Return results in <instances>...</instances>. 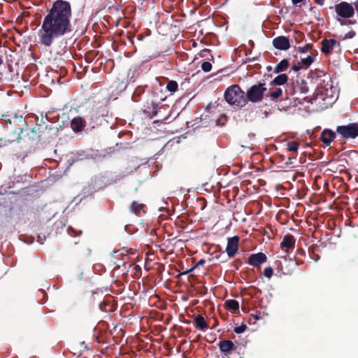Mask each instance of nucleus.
<instances>
[{"instance_id": "f257e3e1", "label": "nucleus", "mask_w": 358, "mask_h": 358, "mask_svg": "<svg viewBox=\"0 0 358 358\" xmlns=\"http://www.w3.org/2000/svg\"><path fill=\"white\" fill-rule=\"evenodd\" d=\"M71 8L69 2L57 0L44 17L38 31L39 43L50 46L55 38L71 32Z\"/></svg>"}, {"instance_id": "f03ea898", "label": "nucleus", "mask_w": 358, "mask_h": 358, "mask_svg": "<svg viewBox=\"0 0 358 358\" xmlns=\"http://www.w3.org/2000/svg\"><path fill=\"white\" fill-rule=\"evenodd\" d=\"M225 101L231 106L243 107L247 103L244 92L237 85L229 87L224 92Z\"/></svg>"}, {"instance_id": "7ed1b4c3", "label": "nucleus", "mask_w": 358, "mask_h": 358, "mask_svg": "<svg viewBox=\"0 0 358 358\" xmlns=\"http://www.w3.org/2000/svg\"><path fill=\"white\" fill-rule=\"evenodd\" d=\"M266 91V87L264 83L254 85L248 90L247 97L251 102H259L262 100Z\"/></svg>"}, {"instance_id": "20e7f679", "label": "nucleus", "mask_w": 358, "mask_h": 358, "mask_svg": "<svg viewBox=\"0 0 358 358\" xmlns=\"http://www.w3.org/2000/svg\"><path fill=\"white\" fill-rule=\"evenodd\" d=\"M336 131L344 138H355L358 136V123L338 126L336 128Z\"/></svg>"}, {"instance_id": "39448f33", "label": "nucleus", "mask_w": 358, "mask_h": 358, "mask_svg": "<svg viewBox=\"0 0 358 358\" xmlns=\"http://www.w3.org/2000/svg\"><path fill=\"white\" fill-rule=\"evenodd\" d=\"M335 10L338 15L343 18H350L355 13L352 6L347 2H341L336 5Z\"/></svg>"}, {"instance_id": "423d86ee", "label": "nucleus", "mask_w": 358, "mask_h": 358, "mask_svg": "<svg viewBox=\"0 0 358 358\" xmlns=\"http://www.w3.org/2000/svg\"><path fill=\"white\" fill-rule=\"evenodd\" d=\"M267 260V257L263 252H258L256 254L251 255L249 258L248 263L252 266L259 267L261 264L265 263Z\"/></svg>"}, {"instance_id": "0eeeda50", "label": "nucleus", "mask_w": 358, "mask_h": 358, "mask_svg": "<svg viewBox=\"0 0 358 358\" xmlns=\"http://www.w3.org/2000/svg\"><path fill=\"white\" fill-rule=\"evenodd\" d=\"M238 240V236H234L228 238L226 252L229 257H234L237 252Z\"/></svg>"}, {"instance_id": "6e6552de", "label": "nucleus", "mask_w": 358, "mask_h": 358, "mask_svg": "<svg viewBox=\"0 0 358 358\" xmlns=\"http://www.w3.org/2000/svg\"><path fill=\"white\" fill-rule=\"evenodd\" d=\"M273 46L280 50H287L289 48V39L285 36H278L273 40Z\"/></svg>"}, {"instance_id": "1a4fd4ad", "label": "nucleus", "mask_w": 358, "mask_h": 358, "mask_svg": "<svg viewBox=\"0 0 358 358\" xmlns=\"http://www.w3.org/2000/svg\"><path fill=\"white\" fill-rule=\"evenodd\" d=\"M336 47H339V43L335 39H324L322 42V52L325 54L331 53Z\"/></svg>"}, {"instance_id": "9d476101", "label": "nucleus", "mask_w": 358, "mask_h": 358, "mask_svg": "<svg viewBox=\"0 0 358 358\" xmlns=\"http://www.w3.org/2000/svg\"><path fill=\"white\" fill-rule=\"evenodd\" d=\"M296 239L291 234H287L283 237L280 243L281 248L287 249L294 248L295 245Z\"/></svg>"}, {"instance_id": "9b49d317", "label": "nucleus", "mask_w": 358, "mask_h": 358, "mask_svg": "<svg viewBox=\"0 0 358 358\" xmlns=\"http://www.w3.org/2000/svg\"><path fill=\"white\" fill-rule=\"evenodd\" d=\"M335 136V133L331 130L324 129L321 134V140L324 144L329 145Z\"/></svg>"}, {"instance_id": "f8f14e48", "label": "nucleus", "mask_w": 358, "mask_h": 358, "mask_svg": "<svg viewBox=\"0 0 358 358\" xmlns=\"http://www.w3.org/2000/svg\"><path fill=\"white\" fill-rule=\"evenodd\" d=\"M234 346V344L232 341L229 340L221 341L219 343V348L221 352H230Z\"/></svg>"}, {"instance_id": "ddd939ff", "label": "nucleus", "mask_w": 358, "mask_h": 358, "mask_svg": "<svg viewBox=\"0 0 358 358\" xmlns=\"http://www.w3.org/2000/svg\"><path fill=\"white\" fill-rule=\"evenodd\" d=\"M71 126L72 129L74 131H76V132L80 131L84 127L82 118L81 117L73 118L71 120Z\"/></svg>"}, {"instance_id": "4468645a", "label": "nucleus", "mask_w": 358, "mask_h": 358, "mask_svg": "<svg viewBox=\"0 0 358 358\" xmlns=\"http://www.w3.org/2000/svg\"><path fill=\"white\" fill-rule=\"evenodd\" d=\"M194 321L196 326L201 330L206 329L208 327L207 322L201 315L196 316Z\"/></svg>"}, {"instance_id": "2eb2a0df", "label": "nucleus", "mask_w": 358, "mask_h": 358, "mask_svg": "<svg viewBox=\"0 0 358 358\" xmlns=\"http://www.w3.org/2000/svg\"><path fill=\"white\" fill-rule=\"evenodd\" d=\"M288 77L286 74L282 73L276 76L271 83V85H282L287 83Z\"/></svg>"}, {"instance_id": "dca6fc26", "label": "nucleus", "mask_w": 358, "mask_h": 358, "mask_svg": "<svg viewBox=\"0 0 358 358\" xmlns=\"http://www.w3.org/2000/svg\"><path fill=\"white\" fill-rule=\"evenodd\" d=\"M289 66V62L287 59L281 60L275 67L274 72L276 73L285 71Z\"/></svg>"}, {"instance_id": "f3484780", "label": "nucleus", "mask_w": 358, "mask_h": 358, "mask_svg": "<svg viewBox=\"0 0 358 358\" xmlns=\"http://www.w3.org/2000/svg\"><path fill=\"white\" fill-rule=\"evenodd\" d=\"M166 89L171 94L175 93L178 90V83L175 80H169L166 86Z\"/></svg>"}, {"instance_id": "a211bd4d", "label": "nucleus", "mask_w": 358, "mask_h": 358, "mask_svg": "<svg viewBox=\"0 0 358 358\" xmlns=\"http://www.w3.org/2000/svg\"><path fill=\"white\" fill-rule=\"evenodd\" d=\"M226 306L228 309L234 310H238L239 308L238 302L234 299L226 301Z\"/></svg>"}, {"instance_id": "6ab92c4d", "label": "nucleus", "mask_w": 358, "mask_h": 358, "mask_svg": "<svg viewBox=\"0 0 358 358\" xmlns=\"http://www.w3.org/2000/svg\"><path fill=\"white\" fill-rule=\"evenodd\" d=\"M282 90H281V88L278 87L274 89L271 92H269L268 96H270L271 99H276L279 98L282 95Z\"/></svg>"}, {"instance_id": "aec40b11", "label": "nucleus", "mask_w": 358, "mask_h": 358, "mask_svg": "<svg viewBox=\"0 0 358 358\" xmlns=\"http://www.w3.org/2000/svg\"><path fill=\"white\" fill-rule=\"evenodd\" d=\"M143 204L138 203L136 201H133L131 205V211L134 213H139L141 210H143Z\"/></svg>"}, {"instance_id": "412c9836", "label": "nucleus", "mask_w": 358, "mask_h": 358, "mask_svg": "<svg viewBox=\"0 0 358 358\" xmlns=\"http://www.w3.org/2000/svg\"><path fill=\"white\" fill-rule=\"evenodd\" d=\"M314 59L313 56L308 55L307 57L302 59L299 62V64L305 66H309L314 62Z\"/></svg>"}, {"instance_id": "4be33fe9", "label": "nucleus", "mask_w": 358, "mask_h": 358, "mask_svg": "<svg viewBox=\"0 0 358 358\" xmlns=\"http://www.w3.org/2000/svg\"><path fill=\"white\" fill-rule=\"evenodd\" d=\"M287 146V150L292 152H296L299 149V144L294 141L289 142Z\"/></svg>"}, {"instance_id": "5701e85b", "label": "nucleus", "mask_w": 358, "mask_h": 358, "mask_svg": "<svg viewBox=\"0 0 358 358\" xmlns=\"http://www.w3.org/2000/svg\"><path fill=\"white\" fill-rule=\"evenodd\" d=\"M201 69L205 72H209L212 69V64L209 62H204L201 64Z\"/></svg>"}, {"instance_id": "b1692460", "label": "nucleus", "mask_w": 358, "mask_h": 358, "mask_svg": "<svg viewBox=\"0 0 358 358\" xmlns=\"http://www.w3.org/2000/svg\"><path fill=\"white\" fill-rule=\"evenodd\" d=\"M247 329V326L245 324H241L240 326L236 327L234 329V331L236 334H242Z\"/></svg>"}, {"instance_id": "393cba45", "label": "nucleus", "mask_w": 358, "mask_h": 358, "mask_svg": "<svg viewBox=\"0 0 358 358\" xmlns=\"http://www.w3.org/2000/svg\"><path fill=\"white\" fill-rule=\"evenodd\" d=\"M273 274V269L271 267H266L264 270V275L267 278H271Z\"/></svg>"}, {"instance_id": "a878e982", "label": "nucleus", "mask_w": 358, "mask_h": 358, "mask_svg": "<svg viewBox=\"0 0 358 358\" xmlns=\"http://www.w3.org/2000/svg\"><path fill=\"white\" fill-rule=\"evenodd\" d=\"M299 90H300V92L301 94H306L308 91V87L306 85L305 83H302L299 87Z\"/></svg>"}, {"instance_id": "bb28decb", "label": "nucleus", "mask_w": 358, "mask_h": 358, "mask_svg": "<svg viewBox=\"0 0 358 358\" xmlns=\"http://www.w3.org/2000/svg\"><path fill=\"white\" fill-rule=\"evenodd\" d=\"M355 36V31H350L349 32H348L345 36H344V39H347V38H353L354 36Z\"/></svg>"}, {"instance_id": "cd10ccee", "label": "nucleus", "mask_w": 358, "mask_h": 358, "mask_svg": "<svg viewBox=\"0 0 358 358\" xmlns=\"http://www.w3.org/2000/svg\"><path fill=\"white\" fill-rule=\"evenodd\" d=\"M309 48H310V45H305L303 47H299V50L301 52H306Z\"/></svg>"}, {"instance_id": "c85d7f7f", "label": "nucleus", "mask_w": 358, "mask_h": 358, "mask_svg": "<svg viewBox=\"0 0 358 358\" xmlns=\"http://www.w3.org/2000/svg\"><path fill=\"white\" fill-rule=\"evenodd\" d=\"M301 64H299V65H293L292 66V70H293L294 71H298L299 70H300L301 69Z\"/></svg>"}, {"instance_id": "c756f323", "label": "nucleus", "mask_w": 358, "mask_h": 358, "mask_svg": "<svg viewBox=\"0 0 358 358\" xmlns=\"http://www.w3.org/2000/svg\"><path fill=\"white\" fill-rule=\"evenodd\" d=\"M303 0H292V3L294 4V5H296L297 3H301L302 2Z\"/></svg>"}, {"instance_id": "7c9ffc66", "label": "nucleus", "mask_w": 358, "mask_h": 358, "mask_svg": "<svg viewBox=\"0 0 358 358\" xmlns=\"http://www.w3.org/2000/svg\"><path fill=\"white\" fill-rule=\"evenodd\" d=\"M315 2L317 4L322 6L324 3V0H315Z\"/></svg>"}, {"instance_id": "2f4dec72", "label": "nucleus", "mask_w": 358, "mask_h": 358, "mask_svg": "<svg viewBox=\"0 0 358 358\" xmlns=\"http://www.w3.org/2000/svg\"><path fill=\"white\" fill-rule=\"evenodd\" d=\"M205 263V260L203 259H200L199 262H198V265L199 264H203Z\"/></svg>"}, {"instance_id": "473e14b6", "label": "nucleus", "mask_w": 358, "mask_h": 358, "mask_svg": "<svg viewBox=\"0 0 358 358\" xmlns=\"http://www.w3.org/2000/svg\"><path fill=\"white\" fill-rule=\"evenodd\" d=\"M3 64V59L2 57L0 56V66Z\"/></svg>"}, {"instance_id": "72a5a7b5", "label": "nucleus", "mask_w": 358, "mask_h": 358, "mask_svg": "<svg viewBox=\"0 0 358 358\" xmlns=\"http://www.w3.org/2000/svg\"><path fill=\"white\" fill-rule=\"evenodd\" d=\"M338 20L340 21V23H341V25L344 24V22L341 20L339 19Z\"/></svg>"}, {"instance_id": "f704fd0d", "label": "nucleus", "mask_w": 358, "mask_h": 358, "mask_svg": "<svg viewBox=\"0 0 358 358\" xmlns=\"http://www.w3.org/2000/svg\"><path fill=\"white\" fill-rule=\"evenodd\" d=\"M255 318L256 320H259V317L258 316H257V315H256V316H255Z\"/></svg>"}, {"instance_id": "c9c22d12", "label": "nucleus", "mask_w": 358, "mask_h": 358, "mask_svg": "<svg viewBox=\"0 0 358 358\" xmlns=\"http://www.w3.org/2000/svg\"><path fill=\"white\" fill-rule=\"evenodd\" d=\"M356 3H358V0L357 1V2H356Z\"/></svg>"}]
</instances>
